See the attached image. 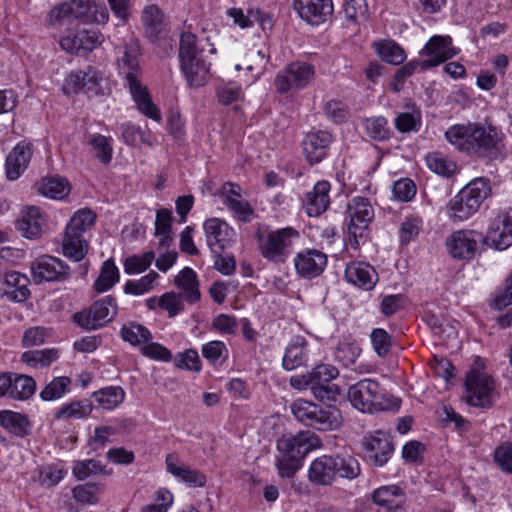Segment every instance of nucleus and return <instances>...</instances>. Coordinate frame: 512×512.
I'll return each mask as SVG.
<instances>
[{"label":"nucleus","instance_id":"1","mask_svg":"<svg viewBox=\"0 0 512 512\" xmlns=\"http://www.w3.org/2000/svg\"><path fill=\"white\" fill-rule=\"evenodd\" d=\"M444 136L457 151L487 161L500 158L505 148L504 135L499 129L478 122L455 124Z\"/></svg>","mask_w":512,"mask_h":512},{"label":"nucleus","instance_id":"2","mask_svg":"<svg viewBox=\"0 0 512 512\" xmlns=\"http://www.w3.org/2000/svg\"><path fill=\"white\" fill-rule=\"evenodd\" d=\"M122 53V56L117 60L119 74L126 80V86L137 105V109L146 117L154 121H160L162 118L161 112L154 105L147 87L142 84L140 79V52L137 45L126 46Z\"/></svg>","mask_w":512,"mask_h":512},{"label":"nucleus","instance_id":"3","mask_svg":"<svg viewBox=\"0 0 512 512\" xmlns=\"http://www.w3.org/2000/svg\"><path fill=\"white\" fill-rule=\"evenodd\" d=\"M317 437L310 431L284 435L277 441L275 465L282 478H292L301 469L305 456L316 447Z\"/></svg>","mask_w":512,"mask_h":512},{"label":"nucleus","instance_id":"4","mask_svg":"<svg viewBox=\"0 0 512 512\" xmlns=\"http://www.w3.org/2000/svg\"><path fill=\"white\" fill-rule=\"evenodd\" d=\"M109 12L103 2L96 0H70L55 5L47 15L49 25L58 26L79 22L82 24L105 25Z\"/></svg>","mask_w":512,"mask_h":512},{"label":"nucleus","instance_id":"5","mask_svg":"<svg viewBox=\"0 0 512 512\" xmlns=\"http://www.w3.org/2000/svg\"><path fill=\"white\" fill-rule=\"evenodd\" d=\"M361 473L359 462L352 457L322 455L314 459L309 468L308 480L317 486L331 485L337 476L353 480Z\"/></svg>","mask_w":512,"mask_h":512},{"label":"nucleus","instance_id":"6","mask_svg":"<svg viewBox=\"0 0 512 512\" xmlns=\"http://www.w3.org/2000/svg\"><path fill=\"white\" fill-rule=\"evenodd\" d=\"M491 194L486 178H475L462 188L447 204L446 212L453 221H464L474 215Z\"/></svg>","mask_w":512,"mask_h":512},{"label":"nucleus","instance_id":"7","mask_svg":"<svg viewBox=\"0 0 512 512\" xmlns=\"http://www.w3.org/2000/svg\"><path fill=\"white\" fill-rule=\"evenodd\" d=\"M294 417L306 426L321 431H333L341 427L343 418L335 405L321 406L312 401L297 399L290 405Z\"/></svg>","mask_w":512,"mask_h":512},{"label":"nucleus","instance_id":"8","mask_svg":"<svg viewBox=\"0 0 512 512\" xmlns=\"http://www.w3.org/2000/svg\"><path fill=\"white\" fill-rule=\"evenodd\" d=\"M351 405L361 412L398 410L400 401L385 397L380 384L372 379H362L351 385L347 391Z\"/></svg>","mask_w":512,"mask_h":512},{"label":"nucleus","instance_id":"9","mask_svg":"<svg viewBox=\"0 0 512 512\" xmlns=\"http://www.w3.org/2000/svg\"><path fill=\"white\" fill-rule=\"evenodd\" d=\"M202 49L197 45V38L191 32L180 36L179 58L180 67L190 87L199 88L205 85L209 73V65L202 58Z\"/></svg>","mask_w":512,"mask_h":512},{"label":"nucleus","instance_id":"10","mask_svg":"<svg viewBox=\"0 0 512 512\" xmlns=\"http://www.w3.org/2000/svg\"><path fill=\"white\" fill-rule=\"evenodd\" d=\"M374 218V209L370 200L365 197L356 196L347 206V243L357 250L361 243L365 242L368 235V228Z\"/></svg>","mask_w":512,"mask_h":512},{"label":"nucleus","instance_id":"11","mask_svg":"<svg viewBox=\"0 0 512 512\" xmlns=\"http://www.w3.org/2000/svg\"><path fill=\"white\" fill-rule=\"evenodd\" d=\"M495 389L493 378L485 371L480 357L466 374L465 399L470 406L490 408L492 406V393Z\"/></svg>","mask_w":512,"mask_h":512},{"label":"nucleus","instance_id":"12","mask_svg":"<svg viewBox=\"0 0 512 512\" xmlns=\"http://www.w3.org/2000/svg\"><path fill=\"white\" fill-rule=\"evenodd\" d=\"M298 236L299 233L291 227L268 231L259 235L258 249L266 260L284 263L291 255L293 242Z\"/></svg>","mask_w":512,"mask_h":512},{"label":"nucleus","instance_id":"13","mask_svg":"<svg viewBox=\"0 0 512 512\" xmlns=\"http://www.w3.org/2000/svg\"><path fill=\"white\" fill-rule=\"evenodd\" d=\"M449 255L458 260L470 261L486 246L484 234L473 229L452 232L445 240Z\"/></svg>","mask_w":512,"mask_h":512},{"label":"nucleus","instance_id":"14","mask_svg":"<svg viewBox=\"0 0 512 512\" xmlns=\"http://www.w3.org/2000/svg\"><path fill=\"white\" fill-rule=\"evenodd\" d=\"M116 314V299L108 295L94 302L88 309L75 313L73 319L82 328L96 330L112 321Z\"/></svg>","mask_w":512,"mask_h":512},{"label":"nucleus","instance_id":"15","mask_svg":"<svg viewBox=\"0 0 512 512\" xmlns=\"http://www.w3.org/2000/svg\"><path fill=\"white\" fill-rule=\"evenodd\" d=\"M314 385L312 395L319 401H336L341 388L331 383L339 375V370L331 364H319L310 370Z\"/></svg>","mask_w":512,"mask_h":512},{"label":"nucleus","instance_id":"16","mask_svg":"<svg viewBox=\"0 0 512 512\" xmlns=\"http://www.w3.org/2000/svg\"><path fill=\"white\" fill-rule=\"evenodd\" d=\"M484 239L486 246L499 251L512 246V207L498 212L491 220Z\"/></svg>","mask_w":512,"mask_h":512},{"label":"nucleus","instance_id":"17","mask_svg":"<svg viewBox=\"0 0 512 512\" xmlns=\"http://www.w3.org/2000/svg\"><path fill=\"white\" fill-rule=\"evenodd\" d=\"M35 283L61 282L70 278V267L60 258L43 255L31 263Z\"/></svg>","mask_w":512,"mask_h":512},{"label":"nucleus","instance_id":"18","mask_svg":"<svg viewBox=\"0 0 512 512\" xmlns=\"http://www.w3.org/2000/svg\"><path fill=\"white\" fill-rule=\"evenodd\" d=\"M314 76V67L306 62H294L280 71L274 80L279 93L305 87Z\"/></svg>","mask_w":512,"mask_h":512},{"label":"nucleus","instance_id":"19","mask_svg":"<svg viewBox=\"0 0 512 512\" xmlns=\"http://www.w3.org/2000/svg\"><path fill=\"white\" fill-rule=\"evenodd\" d=\"M102 81L101 73L88 66L86 70L71 72L65 79L62 90L65 94L85 93L88 95L100 94Z\"/></svg>","mask_w":512,"mask_h":512},{"label":"nucleus","instance_id":"20","mask_svg":"<svg viewBox=\"0 0 512 512\" xmlns=\"http://www.w3.org/2000/svg\"><path fill=\"white\" fill-rule=\"evenodd\" d=\"M427 59L419 61L420 68L427 70L436 67L459 53V49L452 45V38L448 35H435L430 38L424 47Z\"/></svg>","mask_w":512,"mask_h":512},{"label":"nucleus","instance_id":"21","mask_svg":"<svg viewBox=\"0 0 512 512\" xmlns=\"http://www.w3.org/2000/svg\"><path fill=\"white\" fill-rule=\"evenodd\" d=\"M327 265V256L317 249H306L294 258V266L299 277L314 279L320 276Z\"/></svg>","mask_w":512,"mask_h":512},{"label":"nucleus","instance_id":"22","mask_svg":"<svg viewBox=\"0 0 512 512\" xmlns=\"http://www.w3.org/2000/svg\"><path fill=\"white\" fill-rule=\"evenodd\" d=\"M203 228L206 241L212 253L222 252L234 241L235 232L228 224L218 218L207 219Z\"/></svg>","mask_w":512,"mask_h":512},{"label":"nucleus","instance_id":"23","mask_svg":"<svg viewBox=\"0 0 512 512\" xmlns=\"http://www.w3.org/2000/svg\"><path fill=\"white\" fill-rule=\"evenodd\" d=\"M293 8L311 25L324 23L333 13L332 0H294Z\"/></svg>","mask_w":512,"mask_h":512},{"label":"nucleus","instance_id":"24","mask_svg":"<svg viewBox=\"0 0 512 512\" xmlns=\"http://www.w3.org/2000/svg\"><path fill=\"white\" fill-rule=\"evenodd\" d=\"M364 447L368 459L376 466L386 464L393 453L390 436L382 431L365 436Z\"/></svg>","mask_w":512,"mask_h":512},{"label":"nucleus","instance_id":"25","mask_svg":"<svg viewBox=\"0 0 512 512\" xmlns=\"http://www.w3.org/2000/svg\"><path fill=\"white\" fill-rule=\"evenodd\" d=\"M345 279L355 287L370 291L378 282V273L370 264L354 261L346 265Z\"/></svg>","mask_w":512,"mask_h":512},{"label":"nucleus","instance_id":"26","mask_svg":"<svg viewBox=\"0 0 512 512\" xmlns=\"http://www.w3.org/2000/svg\"><path fill=\"white\" fill-rule=\"evenodd\" d=\"M372 501L386 512H405L406 494L398 485H385L375 489Z\"/></svg>","mask_w":512,"mask_h":512},{"label":"nucleus","instance_id":"27","mask_svg":"<svg viewBox=\"0 0 512 512\" xmlns=\"http://www.w3.org/2000/svg\"><path fill=\"white\" fill-rule=\"evenodd\" d=\"M165 463L167 471L187 486L198 488L206 485L207 478L204 473L180 462L174 455L168 454Z\"/></svg>","mask_w":512,"mask_h":512},{"label":"nucleus","instance_id":"28","mask_svg":"<svg viewBox=\"0 0 512 512\" xmlns=\"http://www.w3.org/2000/svg\"><path fill=\"white\" fill-rule=\"evenodd\" d=\"M332 142V135L327 131L306 134L302 141L303 151L311 164L319 163L326 156L327 148Z\"/></svg>","mask_w":512,"mask_h":512},{"label":"nucleus","instance_id":"29","mask_svg":"<svg viewBox=\"0 0 512 512\" xmlns=\"http://www.w3.org/2000/svg\"><path fill=\"white\" fill-rule=\"evenodd\" d=\"M308 341L303 336H295L288 343L283 359L282 367L286 371H292L305 366L309 361Z\"/></svg>","mask_w":512,"mask_h":512},{"label":"nucleus","instance_id":"30","mask_svg":"<svg viewBox=\"0 0 512 512\" xmlns=\"http://www.w3.org/2000/svg\"><path fill=\"white\" fill-rule=\"evenodd\" d=\"M32 157V144L18 143L6 158V175L9 180H16L27 168Z\"/></svg>","mask_w":512,"mask_h":512},{"label":"nucleus","instance_id":"31","mask_svg":"<svg viewBox=\"0 0 512 512\" xmlns=\"http://www.w3.org/2000/svg\"><path fill=\"white\" fill-rule=\"evenodd\" d=\"M17 226L22 235L29 239L41 236L46 226V220L37 207H28L17 221Z\"/></svg>","mask_w":512,"mask_h":512},{"label":"nucleus","instance_id":"32","mask_svg":"<svg viewBox=\"0 0 512 512\" xmlns=\"http://www.w3.org/2000/svg\"><path fill=\"white\" fill-rule=\"evenodd\" d=\"M330 188L328 181H318L313 190L306 194L304 205L309 216H319L328 209Z\"/></svg>","mask_w":512,"mask_h":512},{"label":"nucleus","instance_id":"33","mask_svg":"<svg viewBox=\"0 0 512 512\" xmlns=\"http://www.w3.org/2000/svg\"><path fill=\"white\" fill-rule=\"evenodd\" d=\"M29 278L16 271L5 275L3 296L13 302H24L30 295Z\"/></svg>","mask_w":512,"mask_h":512},{"label":"nucleus","instance_id":"34","mask_svg":"<svg viewBox=\"0 0 512 512\" xmlns=\"http://www.w3.org/2000/svg\"><path fill=\"white\" fill-rule=\"evenodd\" d=\"M228 15L241 28L251 27L255 23H258L263 30L271 29L273 26L271 16L258 8L248 9L246 15L241 9L232 8L228 11Z\"/></svg>","mask_w":512,"mask_h":512},{"label":"nucleus","instance_id":"35","mask_svg":"<svg viewBox=\"0 0 512 512\" xmlns=\"http://www.w3.org/2000/svg\"><path fill=\"white\" fill-rule=\"evenodd\" d=\"M144 31L151 42H156L165 29L163 13L156 5H148L141 16Z\"/></svg>","mask_w":512,"mask_h":512},{"label":"nucleus","instance_id":"36","mask_svg":"<svg viewBox=\"0 0 512 512\" xmlns=\"http://www.w3.org/2000/svg\"><path fill=\"white\" fill-rule=\"evenodd\" d=\"M87 252L88 243L84 239V235L65 229L62 240L63 255L75 262H79L86 256Z\"/></svg>","mask_w":512,"mask_h":512},{"label":"nucleus","instance_id":"37","mask_svg":"<svg viewBox=\"0 0 512 512\" xmlns=\"http://www.w3.org/2000/svg\"><path fill=\"white\" fill-rule=\"evenodd\" d=\"M174 283L182 290L181 295L190 304H194L200 300L201 295L197 275L193 269L185 267L175 277Z\"/></svg>","mask_w":512,"mask_h":512},{"label":"nucleus","instance_id":"38","mask_svg":"<svg viewBox=\"0 0 512 512\" xmlns=\"http://www.w3.org/2000/svg\"><path fill=\"white\" fill-rule=\"evenodd\" d=\"M0 425L17 437L30 434L31 424L27 416L10 410L0 411Z\"/></svg>","mask_w":512,"mask_h":512},{"label":"nucleus","instance_id":"39","mask_svg":"<svg viewBox=\"0 0 512 512\" xmlns=\"http://www.w3.org/2000/svg\"><path fill=\"white\" fill-rule=\"evenodd\" d=\"M11 375V387L9 388L8 398L19 401L31 398L36 391V381L34 378L16 373H11Z\"/></svg>","mask_w":512,"mask_h":512},{"label":"nucleus","instance_id":"40","mask_svg":"<svg viewBox=\"0 0 512 512\" xmlns=\"http://www.w3.org/2000/svg\"><path fill=\"white\" fill-rule=\"evenodd\" d=\"M93 411L92 401L89 399L73 400L63 404L55 413V419H83L88 417Z\"/></svg>","mask_w":512,"mask_h":512},{"label":"nucleus","instance_id":"41","mask_svg":"<svg viewBox=\"0 0 512 512\" xmlns=\"http://www.w3.org/2000/svg\"><path fill=\"white\" fill-rule=\"evenodd\" d=\"M362 126L365 134L372 140L383 142L389 140L392 130L389 127L388 120L383 116H373L364 118Z\"/></svg>","mask_w":512,"mask_h":512},{"label":"nucleus","instance_id":"42","mask_svg":"<svg viewBox=\"0 0 512 512\" xmlns=\"http://www.w3.org/2000/svg\"><path fill=\"white\" fill-rule=\"evenodd\" d=\"M120 336L123 341L132 346H143L152 339V334L144 325L130 321L124 324L120 330Z\"/></svg>","mask_w":512,"mask_h":512},{"label":"nucleus","instance_id":"43","mask_svg":"<svg viewBox=\"0 0 512 512\" xmlns=\"http://www.w3.org/2000/svg\"><path fill=\"white\" fill-rule=\"evenodd\" d=\"M59 358L57 349L30 350L21 355V361L32 368L48 367Z\"/></svg>","mask_w":512,"mask_h":512},{"label":"nucleus","instance_id":"44","mask_svg":"<svg viewBox=\"0 0 512 512\" xmlns=\"http://www.w3.org/2000/svg\"><path fill=\"white\" fill-rule=\"evenodd\" d=\"M93 397L103 409L112 410L124 401L125 392L119 386H108L95 391Z\"/></svg>","mask_w":512,"mask_h":512},{"label":"nucleus","instance_id":"45","mask_svg":"<svg viewBox=\"0 0 512 512\" xmlns=\"http://www.w3.org/2000/svg\"><path fill=\"white\" fill-rule=\"evenodd\" d=\"M378 56L392 65H400L406 58L405 51L391 40H383L374 44Z\"/></svg>","mask_w":512,"mask_h":512},{"label":"nucleus","instance_id":"46","mask_svg":"<svg viewBox=\"0 0 512 512\" xmlns=\"http://www.w3.org/2000/svg\"><path fill=\"white\" fill-rule=\"evenodd\" d=\"M119 281V270L112 259L106 260L101 267L100 274L94 282V289L98 293L109 290Z\"/></svg>","mask_w":512,"mask_h":512},{"label":"nucleus","instance_id":"47","mask_svg":"<svg viewBox=\"0 0 512 512\" xmlns=\"http://www.w3.org/2000/svg\"><path fill=\"white\" fill-rule=\"evenodd\" d=\"M39 191L50 198L62 199L69 194L70 185L65 178L54 176L43 179Z\"/></svg>","mask_w":512,"mask_h":512},{"label":"nucleus","instance_id":"48","mask_svg":"<svg viewBox=\"0 0 512 512\" xmlns=\"http://www.w3.org/2000/svg\"><path fill=\"white\" fill-rule=\"evenodd\" d=\"M172 215L168 209H160L156 213L155 235L160 237L159 246L168 247L173 241L171 235Z\"/></svg>","mask_w":512,"mask_h":512},{"label":"nucleus","instance_id":"49","mask_svg":"<svg viewBox=\"0 0 512 512\" xmlns=\"http://www.w3.org/2000/svg\"><path fill=\"white\" fill-rule=\"evenodd\" d=\"M71 380L66 376L54 377L40 392L43 401H54L62 398L68 391Z\"/></svg>","mask_w":512,"mask_h":512},{"label":"nucleus","instance_id":"50","mask_svg":"<svg viewBox=\"0 0 512 512\" xmlns=\"http://www.w3.org/2000/svg\"><path fill=\"white\" fill-rule=\"evenodd\" d=\"M96 217V214L90 209H79L71 217L66 229L84 235L94 226Z\"/></svg>","mask_w":512,"mask_h":512},{"label":"nucleus","instance_id":"51","mask_svg":"<svg viewBox=\"0 0 512 512\" xmlns=\"http://www.w3.org/2000/svg\"><path fill=\"white\" fill-rule=\"evenodd\" d=\"M425 160L428 168L432 172L443 177H451L456 170L455 162L448 159L440 152L427 154Z\"/></svg>","mask_w":512,"mask_h":512},{"label":"nucleus","instance_id":"52","mask_svg":"<svg viewBox=\"0 0 512 512\" xmlns=\"http://www.w3.org/2000/svg\"><path fill=\"white\" fill-rule=\"evenodd\" d=\"M394 124L401 133L417 132L422 124L421 112L413 108L411 112L399 113L394 120Z\"/></svg>","mask_w":512,"mask_h":512},{"label":"nucleus","instance_id":"53","mask_svg":"<svg viewBox=\"0 0 512 512\" xmlns=\"http://www.w3.org/2000/svg\"><path fill=\"white\" fill-rule=\"evenodd\" d=\"M154 259L155 254L153 251H148L141 255L134 254L128 256L123 263L124 271L128 275L142 273L150 267Z\"/></svg>","mask_w":512,"mask_h":512},{"label":"nucleus","instance_id":"54","mask_svg":"<svg viewBox=\"0 0 512 512\" xmlns=\"http://www.w3.org/2000/svg\"><path fill=\"white\" fill-rule=\"evenodd\" d=\"M158 277L159 275L157 272L150 271L140 279L128 280L124 285V292L135 296L143 295L153 289Z\"/></svg>","mask_w":512,"mask_h":512},{"label":"nucleus","instance_id":"55","mask_svg":"<svg viewBox=\"0 0 512 512\" xmlns=\"http://www.w3.org/2000/svg\"><path fill=\"white\" fill-rule=\"evenodd\" d=\"M361 353V348L355 342H340L335 351L334 358L343 366L354 364Z\"/></svg>","mask_w":512,"mask_h":512},{"label":"nucleus","instance_id":"56","mask_svg":"<svg viewBox=\"0 0 512 512\" xmlns=\"http://www.w3.org/2000/svg\"><path fill=\"white\" fill-rule=\"evenodd\" d=\"M423 225V219L416 214L407 215L401 224L400 241L401 243H409L415 239L420 233Z\"/></svg>","mask_w":512,"mask_h":512},{"label":"nucleus","instance_id":"57","mask_svg":"<svg viewBox=\"0 0 512 512\" xmlns=\"http://www.w3.org/2000/svg\"><path fill=\"white\" fill-rule=\"evenodd\" d=\"M203 357L212 364H222L228 358V348L222 341H210L202 346Z\"/></svg>","mask_w":512,"mask_h":512},{"label":"nucleus","instance_id":"58","mask_svg":"<svg viewBox=\"0 0 512 512\" xmlns=\"http://www.w3.org/2000/svg\"><path fill=\"white\" fill-rule=\"evenodd\" d=\"M66 471L59 464H48L39 468L38 481L46 487L55 486L59 483Z\"/></svg>","mask_w":512,"mask_h":512},{"label":"nucleus","instance_id":"59","mask_svg":"<svg viewBox=\"0 0 512 512\" xmlns=\"http://www.w3.org/2000/svg\"><path fill=\"white\" fill-rule=\"evenodd\" d=\"M424 320L432 333L439 339L444 340L456 335L454 327L445 324L444 320L430 312L425 313Z\"/></svg>","mask_w":512,"mask_h":512},{"label":"nucleus","instance_id":"60","mask_svg":"<svg viewBox=\"0 0 512 512\" xmlns=\"http://www.w3.org/2000/svg\"><path fill=\"white\" fill-rule=\"evenodd\" d=\"M183 296L174 292L164 293L158 301V307L167 311L169 317H175L183 310Z\"/></svg>","mask_w":512,"mask_h":512},{"label":"nucleus","instance_id":"61","mask_svg":"<svg viewBox=\"0 0 512 512\" xmlns=\"http://www.w3.org/2000/svg\"><path fill=\"white\" fill-rule=\"evenodd\" d=\"M493 457L503 471L512 474V441L503 442L497 446Z\"/></svg>","mask_w":512,"mask_h":512},{"label":"nucleus","instance_id":"62","mask_svg":"<svg viewBox=\"0 0 512 512\" xmlns=\"http://www.w3.org/2000/svg\"><path fill=\"white\" fill-rule=\"evenodd\" d=\"M345 17L349 21L360 22L368 18V5L366 0H349L344 8Z\"/></svg>","mask_w":512,"mask_h":512},{"label":"nucleus","instance_id":"63","mask_svg":"<svg viewBox=\"0 0 512 512\" xmlns=\"http://www.w3.org/2000/svg\"><path fill=\"white\" fill-rule=\"evenodd\" d=\"M242 95L241 85L236 82H228L219 86L216 90V96L222 105H229L237 101Z\"/></svg>","mask_w":512,"mask_h":512},{"label":"nucleus","instance_id":"64","mask_svg":"<svg viewBox=\"0 0 512 512\" xmlns=\"http://www.w3.org/2000/svg\"><path fill=\"white\" fill-rule=\"evenodd\" d=\"M374 351L378 356L384 357L388 354L391 347V337L386 330L375 328L370 335Z\"/></svg>","mask_w":512,"mask_h":512}]
</instances>
